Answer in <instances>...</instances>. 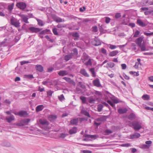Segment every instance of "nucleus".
<instances>
[{"mask_svg": "<svg viewBox=\"0 0 153 153\" xmlns=\"http://www.w3.org/2000/svg\"><path fill=\"white\" fill-rule=\"evenodd\" d=\"M105 22L107 24L110 21L111 19L108 17H105Z\"/></svg>", "mask_w": 153, "mask_h": 153, "instance_id": "nucleus-62", "label": "nucleus"}, {"mask_svg": "<svg viewBox=\"0 0 153 153\" xmlns=\"http://www.w3.org/2000/svg\"><path fill=\"white\" fill-rule=\"evenodd\" d=\"M139 46L141 48V51H144L146 50V46L143 43L142 45H141Z\"/></svg>", "mask_w": 153, "mask_h": 153, "instance_id": "nucleus-45", "label": "nucleus"}, {"mask_svg": "<svg viewBox=\"0 0 153 153\" xmlns=\"http://www.w3.org/2000/svg\"><path fill=\"white\" fill-rule=\"evenodd\" d=\"M103 107V105L101 104H100L97 106V110L99 112H100L102 111V108Z\"/></svg>", "mask_w": 153, "mask_h": 153, "instance_id": "nucleus-43", "label": "nucleus"}, {"mask_svg": "<svg viewBox=\"0 0 153 153\" xmlns=\"http://www.w3.org/2000/svg\"><path fill=\"white\" fill-rule=\"evenodd\" d=\"M143 33L146 36H150L152 35L153 36V32L149 33L147 32L146 31H145Z\"/></svg>", "mask_w": 153, "mask_h": 153, "instance_id": "nucleus-49", "label": "nucleus"}, {"mask_svg": "<svg viewBox=\"0 0 153 153\" xmlns=\"http://www.w3.org/2000/svg\"><path fill=\"white\" fill-rule=\"evenodd\" d=\"M123 76L124 78L126 80H129L130 79V77L129 76H127L125 74L123 73Z\"/></svg>", "mask_w": 153, "mask_h": 153, "instance_id": "nucleus-63", "label": "nucleus"}, {"mask_svg": "<svg viewBox=\"0 0 153 153\" xmlns=\"http://www.w3.org/2000/svg\"><path fill=\"white\" fill-rule=\"evenodd\" d=\"M141 3L143 6L145 5H153V0H142Z\"/></svg>", "mask_w": 153, "mask_h": 153, "instance_id": "nucleus-5", "label": "nucleus"}, {"mask_svg": "<svg viewBox=\"0 0 153 153\" xmlns=\"http://www.w3.org/2000/svg\"><path fill=\"white\" fill-rule=\"evenodd\" d=\"M42 29L36 27H31L29 28L28 30L31 33H39Z\"/></svg>", "mask_w": 153, "mask_h": 153, "instance_id": "nucleus-2", "label": "nucleus"}, {"mask_svg": "<svg viewBox=\"0 0 153 153\" xmlns=\"http://www.w3.org/2000/svg\"><path fill=\"white\" fill-rule=\"evenodd\" d=\"M119 53L118 51L115 50L110 52L108 54L109 56H116Z\"/></svg>", "mask_w": 153, "mask_h": 153, "instance_id": "nucleus-20", "label": "nucleus"}, {"mask_svg": "<svg viewBox=\"0 0 153 153\" xmlns=\"http://www.w3.org/2000/svg\"><path fill=\"white\" fill-rule=\"evenodd\" d=\"M24 77L25 78H27L30 79H32L34 78V77L33 76L32 74H25L24 75Z\"/></svg>", "mask_w": 153, "mask_h": 153, "instance_id": "nucleus-37", "label": "nucleus"}, {"mask_svg": "<svg viewBox=\"0 0 153 153\" xmlns=\"http://www.w3.org/2000/svg\"><path fill=\"white\" fill-rule=\"evenodd\" d=\"M143 37L142 36L138 37L135 41V42L138 45V46L141 45Z\"/></svg>", "mask_w": 153, "mask_h": 153, "instance_id": "nucleus-12", "label": "nucleus"}, {"mask_svg": "<svg viewBox=\"0 0 153 153\" xmlns=\"http://www.w3.org/2000/svg\"><path fill=\"white\" fill-rule=\"evenodd\" d=\"M93 83L94 86L97 87H102V85L100 83L99 79L98 78L93 80Z\"/></svg>", "mask_w": 153, "mask_h": 153, "instance_id": "nucleus-7", "label": "nucleus"}, {"mask_svg": "<svg viewBox=\"0 0 153 153\" xmlns=\"http://www.w3.org/2000/svg\"><path fill=\"white\" fill-rule=\"evenodd\" d=\"M128 110L126 108H120L118 109V112L120 114H123L126 113Z\"/></svg>", "mask_w": 153, "mask_h": 153, "instance_id": "nucleus-19", "label": "nucleus"}, {"mask_svg": "<svg viewBox=\"0 0 153 153\" xmlns=\"http://www.w3.org/2000/svg\"><path fill=\"white\" fill-rule=\"evenodd\" d=\"M89 71L91 73L93 77H95L96 76V74L94 71V68H91L89 69Z\"/></svg>", "mask_w": 153, "mask_h": 153, "instance_id": "nucleus-38", "label": "nucleus"}, {"mask_svg": "<svg viewBox=\"0 0 153 153\" xmlns=\"http://www.w3.org/2000/svg\"><path fill=\"white\" fill-rule=\"evenodd\" d=\"M2 145L3 146L7 147H10L11 146V143L8 141H4L2 143Z\"/></svg>", "mask_w": 153, "mask_h": 153, "instance_id": "nucleus-18", "label": "nucleus"}, {"mask_svg": "<svg viewBox=\"0 0 153 153\" xmlns=\"http://www.w3.org/2000/svg\"><path fill=\"white\" fill-rule=\"evenodd\" d=\"M17 7L21 9L24 10L26 7V4L23 2H20L17 3L16 5Z\"/></svg>", "mask_w": 153, "mask_h": 153, "instance_id": "nucleus-3", "label": "nucleus"}, {"mask_svg": "<svg viewBox=\"0 0 153 153\" xmlns=\"http://www.w3.org/2000/svg\"><path fill=\"white\" fill-rule=\"evenodd\" d=\"M149 10V8L147 7H142L140 9V12H143Z\"/></svg>", "mask_w": 153, "mask_h": 153, "instance_id": "nucleus-53", "label": "nucleus"}, {"mask_svg": "<svg viewBox=\"0 0 153 153\" xmlns=\"http://www.w3.org/2000/svg\"><path fill=\"white\" fill-rule=\"evenodd\" d=\"M22 122L23 123L24 125L27 124L30 121V120L29 119H25L22 120Z\"/></svg>", "mask_w": 153, "mask_h": 153, "instance_id": "nucleus-32", "label": "nucleus"}, {"mask_svg": "<svg viewBox=\"0 0 153 153\" xmlns=\"http://www.w3.org/2000/svg\"><path fill=\"white\" fill-rule=\"evenodd\" d=\"M36 19L38 22V24L39 26H42L44 25V24L43 23V22L42 20L40 19H38L37 18H36Z\"/></svg>", "mask_w": 153, "mask_h": 153, "instance_id": "nucleus-34", "label": "nucleus"}, {"mask_svg": "<svg viewBox=\"0 0 153 153\" xmlns=\"http://www.w3.org/2000/svg\"><path fill=\"white\" fill-rule=\"evenodd\" d=\"M22 21L25 23H28L29 22L28 21V18L26 16H24L22 17Z\"/></svg>", "mask_w": 153, "mask_h": 153, "instance_id": "nucleus-40", "label": "nucleus"}, {"mask_svg": "<svg viewBox=\"0 0 153 153\" xmlns=\"http://www.w3.org/2000/svg\"><path fill=\"white\" fill-rule=\"evenodd\" d=\"M45 38L48 41L51 42H53V39H51L49 36L48 35H46L45 36Z\"/></svg>", "mask_w": 153, "mask_h": 153, "instance_id": "nucleus-55", "label": "nucleus"}, {"mask_svg": "<svg viewBox=\"0 0 153 153\" xmlns=\"http://www.w3.org/2000/svg\"><path fill=\"white\" fill-rule=\"evenodd\" d=\"M58 74L60 76H63L67 75V73L65 71H60L58 72Z\"/></svg>", "mask_w": 153, "mask_h": 153, "instance_id": "nucleus-29", "label": "nucleus"}, {"mask_svg": "<svg viewBox=\"0 0 153 153\" xmlns=\"http://www.w3.org/2000/svg\"><path fill=\"white\" fill-rule=\"evenodd\" d=\"M80 73L85 77H89V75L87 73L86 71L84 69H81Z\"/></svg>", "mask_w": 153, "mask_h": 153, "instance_id": "nucleus-16", "label": "nucleus"}, {"mask_svg": "<svg viewBox=\"0 0 153 153\" xmlns=\"http://www.w3.org/2000/svg\"><path fill=\"white\" fill-rule=\"evenodd\" d=\"M14 3H12L11 4L9 5L7 7V9L10 11H11L13 8Z\"/></svg>", "mask_w": 153, "mask_h": 153, "instance_id": "nucleus-35", "label": "nucleus"}, {"mask_svg": "<svg viewBox=\"0 0 153 153\" xmlns=\"http://www.w3.org/2000/svg\"><path fill=\"white\" fill-rule=\"evenodd\" d=\"M142 127L140 124H139L138 122L135 121L133 128L135 130L137 131L139 130Z\"/></svg>", "mask_w": 153, "mask_h": 153, "instance_id": "nucleus-8", "label": "nucleus"}, {"mask_svg": "<svg viewBox=\"0 0 153 153\" xmlns=\"http://www.w3.org/2000/svg\"><path fill=\"white\" fill-rule=\"evenodd\" d=\"M35 68L36 71L40 72H42L44 71V68L41 65H36L35 66Z\"/></svg>", "mask_w": 153, "mask_h": 153, "instance_id": "nucleus-11", "label": "nucleus"}, {"mask_svg": "<svg viewBox=\"0 0 153 153\" xmlns=\"http://www.w3.org/2000/svg\"><path fill=\"white\" fill-rule=\"evenodd\" d=\"M107 102L112 107L115 108V105L113 102L110 100H107Z\"/></svg>", "mask_w": 153, "mask_h": 153, "instance_id": "nucleus-42", "label": "nucleus"}, {"mask_svg": "<svg viewBox=\"0 0 153 153\" xmlns=\"http://www.w3.org/2000/svg\"><path fill=\"white\" fill-rule=\"evenodd\" d=\"M67 135V134H65L62 133L61 134L59 137L60 138H62V139H64L66 137V136Z\"/></svg>", "mask_w": 153, "mask_h": 153, "instance_id": "nucleus-60", "label": "nucleus"}, {"mask_svg": "<svg viewBox=\"0 0 153 153\" xmlns=\"http://www.w3.org/2000/svg\"><path fill=\"white\" fill-rule=\"evenodd\" d=\"M136 23L139 26H141L142 27H145L147 25V24L143 22L140 19H138L137 20Z\"/></svg>", "mask_w": 153, "mask_h": 153, "instance_id": "nucleus-9", "label": "nucleus"}, {"mask_svg": "<svg viewBox=\"0 0 153 153\" xmlns=\"http://www.w3.org/2000/svg\"><path fill=\"white\" fill-rule=\"evenodd\" d=\"M104 132L108 134L112 133V131L110 129H107L104 131Z\"/></svg>", "mask_w": 153, "mask_h": 153, "instance_id": "nucleus-64", "label": "nucleus"}, {"mask_svg": "<svg viewBox=\"0 0 153 153\" xmlns=\"http://www.w3.org/2000/svg\"><path fill=\"white\" fill-rule=\"evenodd\" d=\"M142 98L144 100H148L150 98V96L148 94H144L142 96Z\"/></svg>", "mask_w": 153, "mask_h": 153, "instance_id": "nucleus-39", "label": "nucleus"}, {"mask_svg": "<svg viewBox=\"0 0 153 153\" xmlns=\"http://www.w3.org/2000/svg\"><path fill=\"white\" fill-rule=\"evenodd\" d=\"M52 18L53 20L57 22H62V19L55 15H52Z\"/></svg>", "mask_w": 153, "mask_h": 153, "instance_id": "nucleus-10", "label": "nucleus"}, {"mask_svg": "<svg viewBox=\"0 0 153 153\" xmlns=\"http://www.w3.org/2000/svg\"><path fill=\"white\" fill-rule=\"evenodd\" d=\"M80 145L84 146H88L92 147H97L96 144H81Z\"/></svg>", "mask_w": 153, "mask_h": 153, "instance_id": "nucleus-48", "label": "nucleus"}, {"mask_svg": "<svg viewBox=\"0 0 153 153\" xmlns=\"http://www.w3.org/2000/svg\"><path fill=\"white\" fill-rule=\"evenodd\" d=\"M85 65H92V63L91 62V59H88L87 62L85 63Z\"/></svg>", "mask_w": 153, "mask_h": 153, "instance_id": "nucleus-58", "label": "nucleus"}, {"mask_svg": "<svg viewBox=\"0 0 153 153\" xmlns=\"http://www.w3.org/2000/svg\"><path fill=\"white\" fill-rule=\"evenodd\" d=\"M52 31L53 33V34L56 36H58L59 35V33L57 31V29L54 28L53 29Z\"/></svg>", "mask_w": 153, "mask_h": 153, "instance_id": "nucleus-47", "label": "nucleus"}, {"mask_svg": "<svg viewBox=\"0 0 153 153\" xmlns=\"http://www.w3.org/2000/svg\"><path fill=\"white\" fill-rule=\"evenodd\" d=\"M69 30H79V27L74 28L72 26H71L68 27Z\"/></svg>", "mask_w": 153, "mask_h": 153, "instance_id": "nucleus-57", "label": "nucleus"}, {"mask_svg": "<svg viewBox=\"0 0 153 153\" xmlns=\"http://www.w3.org/2000/svg\"><path fill=\"white\" fill-rule=\"evenodd\" d=\"M44 108V106L43 105H38L36 108V112H38L40 111H42Z\"/></svg>", "mask_w": 153, "mask_h": 153, "instance_id": "nucleus-24", "label": "nucleus"}, {"mask_svg": "<svg viewBox=\"0 0 153 153\" xmlns=\"http://www.w3.org/2000/svg\"><path fill=\"white\" fill-rule=\"evenodd\" d=\"M80 99L81 100L82 103L85 104L86 103L87 100L86 98L84 96H81L80 97Z\"/></svg>", "mask_w": 153, "mask_h": 153, "instance_id": "nucleus-36", "label": "nucleus"}, {"mask_svg": "<svg viewBox=\"0 0 153 153\" xmlns=\"http://www.w3.org/2000/svg\"><path fill=\"white\" fill-rule=\"evenodd\" d=\"M130 139H134L139 137L140 136V135L138 133H135L133 134L130 135Z\"/></svg>", "mask_w": 153, "mask_h": 153, "instance_id": "nucleus-13", "label": "nucleus"}, {"mask_svg": "<svg viewBox=\"0 0 153 153\" xmlns=\"http://www.w3.org/2000/svg\"><path fill=\"white\" fill-rule=\"evenodd\" d=\"M7 38H5L4 39V40L2 42H0V45L1 47H4L6 46V43L7 41Z\"/></svg>", "mask_w": 153, "mask_h": 153, "instance_id": "nucleus-33", "label": "nucleus"}, {"mask_svg": "<svg viewBox=\"0 0 153 153\" xmlns=\"http://www.w3.org/2000/svg\"><path fill=\"white\" fill-rule=\"evenodd\" d=\"M95 101V100L92 98H89L88 99V102L90 103H94V102Z\"/></svg>", "mask_w": 153, "mask_h": 153, "instance_id": "nucleus-59", "label": "nucleus"}, {"mask_svg": "<svg viewBox=\"0 0 153 153\" xmlns=\"http://www.w3.org/2000/svg\"><path fill=\"white\" fill-rule=\"evenodd\" d=\"M51 31L50 30L48 29H46L45 30H41L39 32V34H47L48 33H51Z\"/></svg>", "mask_w": 153, "mask_h": 153, "instance_id": "nucleus-25", "label": "nucleus"}, {"mask_svg": "<svg viewBox=\"0 0 153 153\" xmlns=\"http://www.w3.org/2000/svg\"><path fill=\"white\" fill-rule=\"evenodd\" d=\"M10 22L12 25H13L16 27H18L20 26V23L19 22L15 21L13 18L11 19Z\"/></svg>", "mask_w": 153, "mask_h": 153, "instance_id": "nucleus-6", "label": "nucleus"}, {"mask_svg": "<svg viewBox=\"0 0 153 153\" xmlns=\"http://www.w3.org/2000/svg\"><path fill=\"white\" fill-rule=\"evenodd\" d=\"M107 65L110 68H113L115 65L114 63L112 62H110L107 63Z\"/></svg>", "mask_w": 153, "mask_h": 153, "instance_id": "nucleus-54", "label": "nucleus"}, {"mask_svg": "<svg viewBox=\"0 0 153 153\" xmlns=\"http://www.w3.org/2000/svg\"><path fill=\"white\" fill-rule=\"evenodd\" d=\"M81 113L82 114H83L85 116H87L89 117H90V115L89 113L86 110H82L81 111Z\"/></svg>", "mask_w": 153, "mask_h": 153, "instance_id": "nucleus-28", "label": "nucleus"}, {"mask_svg": "<svg viewBox=\"0 0 153 153\" xmlns=\"http://www.w3.org/2000/svg\"><path fill=\"white\" fill-rule=\"evenodd\" d=\"M15 118L13 115L11 114V115L9 117L6 118V120L9 123H10L12 121L14 120Z\"/></svg>", "mask_w": 153, "mask_h": 153, "instance_id": "nucleus-22", "label": "nucleus"}, {"mask_svg": "<svg viewBox=\"0 0 153 153\" xmlns=\"http://www.w3.org/2000/svg\"><path fill=\"white\" fill-rule=\"evenodd\" d=\"M121 16V14L120 13H116L115 14V18L116 19H118Z\"/></svg>", "mask_w": 153, "mask_h": 153, "instance_id": "nucleus-50", "label": "nucleus"}, {"mask_svg": "<svg viewBox=\"0 0 153 153\" xmlns=\"http://www.w3.org/2000/svg\"><path fill=\"white\" fill-rule=\"evenodd\" d=\"M111 100L114 104H117L118 103L122 102V101L119 100L117 99V98H115L114 97L113 98H112L111 99Z\"/></svg>", "mask_w": 153, "mask_h": 153, "instance_id": "nucleus-31", "label": "nucleus"}, {"mask_svg": "<svg viewBox=\"0 0 153 153\" xmlns=\"http://www.w3.org/2000/svg\"><path fill=\"white\" fill-rule=\"evenodd\" d=\"M57 118V116L55 115L51 114L49 115L48 117V120L51 122L56 120Z\"/></svg>", "mask_w": 153, "mask_h": 153, "instance_id": "nucleus-15", "label": "nucleus"}, {"mask_svg": "<svg viewBox=\"0 0 153 153\" xmlns=\"http://www.w3.org/2000/svg\"><path fill=\"white\" fill-rule=\"evenodd\" d=\"M107 116H103L101 117L98 118L96 119V121L97 122L104 121L106 120L107 118Z\"/></svg>", "mask_w": 153, "mask_h": 153, "instance_id": "nucleus-21", "label": "nucleus"}, {"mask_svg": "<svg viewBox=\"0 0 153 153\" xmlns=\"http://www.w3.org/2000/svg\"><path fill=\"white\" fill-rule=\"evenodd\" d=\"M129 73L130 74L134 75V76H137L139 75L138 72H137L135 71H130Z\"/></svg>", "mask_w": 153, "mask_h": 153, "instance_id": "nucleus-46", "label": "nucleus"}, {"mask_svg": "<svg viewBox=\"0 0 153 153\" xmlns=\"http://www.w3.org/2000/svg\"><path fill=\"white\" fill-rule=\"evenodd\" d=\"M140 33V32L138 30H137L134 33L133 36V37H137L139 36Z\"/></svg>", "mask_w": 153, "mask_h": 153, "instance_id": "nucleus-51", "label": "nucleus"}, {"mask_svg": "<svg viewBox=\"0 0 153 153\" xmlns=\"http://www.w3.org/2000/svg\"><path fill=\"white\" fill-rule=\"evenodd\" d=\"M39 122L41 125L44 126L42 128L45 130H47L50 129V127L48 126L49 124V123L46 119H41Z\"/></svg>", "mask_w": 153, "mask_h": 153, "instance_id": "nucleus-1", "label": "nucleus"}, {"mask_svg": "<svg viewBox=\"0 0 153 153\" xmlns=\"http://www.w3.org/2000/svg\"><path fill=\"white\" fill-rule=\"evenodd\" d=\"M71 58V57L68 54L65 55V59L66 61H68Z\"/></svg>", "mask_w": 153, "mask_h": 153, "instance_id": "nucleus-61", "label": "nucleus"}, {"mask_svg": "<svg viewBox=\"0 0 153 153\" xmlns=\"http://www.w3.org/2000/svg\"><path fill=\"white\" fill-rule=\"evenodd\" d=\"M78 122V118H74L70 121V123L72 125H76Z\"/></svg>", "mask_w": 153, "mask_h": 153, "instance_id": "nucleus-23", "label": "nucleus"}, {"mask_svg": "<svg viewBox=\"0 0 153 153\" xmlns=\"http://www.w3.org/2000/svg\"><path fill=\"white\" fill-rule=\"evenodd\" d=\"M136 117L135 115L133 113H131L128 116V119L130 120H132Z\"/></svg>", "mask_w": 153, "mask_h": 153, "instance_id": "nucleus-27", "label": "nucleus"}, {"mask_svg": "<svg viewBox=\"0 0 153 153\" xmlns=\"http://www.w3.org/2000/svg\"><path fill=\"white\" fill-rule=\"evenodd\" d=\"M83 137H87L88 138H91V139L94 138V139H95L97 137H98V136L97 135L95 134V135H90L88 134H84L83 135Z\"/></svg>", "mask_w": 153, "mask_h": 153, "instance_id": "nucleus-14", "label": "nucleus"}, {"mask_svg": "<svg viewBox=\"0 0 153 153\" xmlns=\"http://www.w3.org/2000/svg\"><path fill=\"white\" fill-rule=\"evenodd\" d=\"M77 131V128L76 127H74L72 129H70L69 133L70 134H75Z\"/></svg>", "mask_w": 153, "mask_h": 153, "instance_id": "nucleus-17", "label": "nucleus"}, {"mask_svg": "<svg viewBox=\"0 0 153 153\" xmlns=\"http://www.w3.org/2000/svg\"><path fill=\"white\" fill-rule=\"evenodd\" d=\"M16 115H18L20 117H27L28 115L27 112L25 111H21L17 113H15Z\"/></svg>", "mask_w": 153, "mask_h": 153, "instance_id": "nucleus-4", "label": "nucleus"}, {"mask_svg": "<svg viewBox=\"0 0 153 153\" xmlns=\"http://www.w3.org/2000/svg\"><path fill=\"white\" fill-rule=\"evenodd\" d=\"M76 91L78 93V94L81 93L82 94L83 92L82 90L78 87H76Z\"/></svg>", "mask_w": 153, "mask_h": 153, "instance_id": "nucleus-52", "label": "nucleus"}, {"mask_svg": "<svg viewBox=\"0 0 153 153\" xmlns=\"http://www.w3.org/2000/svg\"><path fill=\"white\" fill-rule=\"evenodd\" d=\"M94 41L95 43L93 42V45L95 46H98L101 45V42L99 40L95 39Z\"/></svg>", "mask_w": 153, "mask_h": 153, "instance_id": "nucleus-30", "label": "nucleus"}, {"mask_svg": "<svg viewBox=\"0 0 153 153\" xmlns=\"http://www.w3.org/2000/svg\"><path fill=\"white\" fill-rule=\"evenodd\" d=\"M105 92L106 94H107L109 97L111 98V99L112 98H113L114 97L113 95H112L108 91H106Z\"/></svg>", "mask_w": 153, "mask_h": 153, "instance_id": "nucleus-56", "label": "nucleus"}, {"mask_svg": "<svg viewBox=\"0 0 153 153\" xmlns=\"http://www.w3.org/2000/svg\"><path fill=\"white\" fill-rule=\"evenodd\" d=\"M53 91H52L51 90H50L49 91H47V97H50L52 96V94L53 93Z\"/></svg>", "mask_w": 153, "mask_h": 153, "instance_id": "nucleus-41", "label": "nucleus"}, {"mask_svg": "<svg viewBox=\"0 0 153 153\" xmlns=\"http://www.w3.org/2000/svg\"><path fill=\"white\" fill-rule=\"evenodd\" d=\"M72 35L73 37L76 38L74 39V40H76L79 39L78 38L79 37V34L77 32L73 33Z\"/></svg>", "mask_w": 153, "mask_h": 153, "instance_id": "nucleus-26", "label": "nucleus"}, {"mask_svg": "<svg viewBox=\"0 0 153 153\" xmlns=\"http://www.w3.org/2000/svg\"><path fill=\"white\" fill-rule=\"evenodd\" d=\"M72 53L75 56H76L78 54V50L76 48H74L72 50Z\"/></svg>", "mask_w": 153, "mask_h": 153, "instance_id": "nucleus-44", "label": "nucleus"}]
</instances>
